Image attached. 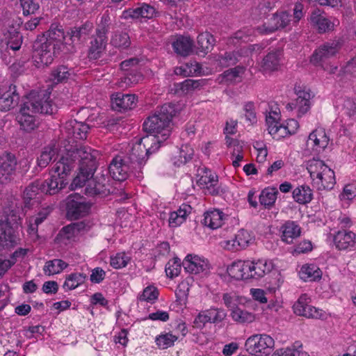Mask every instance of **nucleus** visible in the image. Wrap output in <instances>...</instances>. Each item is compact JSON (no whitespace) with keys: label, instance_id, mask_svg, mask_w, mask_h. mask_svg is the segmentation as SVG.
I'll return each instance as SVG.
<instances>
[{"label":"nucleus","instance_id":"0eeeda50","mask_svg":"<svg viewBox=\"0 0 356 356\" xmlns=\"http://www.w3.org/2000/svg\"><path fill=\"white\" fill-rule=\"evenodd\" d=\"M33 59L37 67L51 64L56 54V44H50L38 38L33 43Z\"/></svg>","mask_w":356,"mask_h":356},{"label":"nucleus","instance_id":"20e7f679","mask_svg":"<svg viewBox=\"0 0 356 356\" xmlns=\"http://www.w3.org/2000/svg\"><path fill=\"white\" fill-rule=\"evenodd\" d=\"M161 140L155 136H146L138 140L133 146L127 159L132 168H140L146 162L149 154L159 149Z\"/></svg>","mask_w":356,"mask_h":356},{"label":"nucleus","instance_id":"5701e85b","mask_svg":"<svg viewBox=\"0 0 356 356\" xmlns=\"http://www.w3.org/2000/svg\"><path fill=\"white\" fill-rule=\"evenodd\" d=\"M106 177L102 175L101 176H95L88 181L85 188V193L88 196H95L97 195H107L110 193V190L107 185Z\"/></svg>","mask_w":356,"mask_h":356},{"label":"nucleus","instance_id":"58836bf2","mask_svg":"<svg viewBox=\"0 0 356 356\" xmlns=\"http://www.w3.org/2000/svg\"><path fill=\"white\" fill-rule=\"evenodd\" d=\"M58 154V147L55 143L44 147L37 159L38 165L40 168H46Z\"/></svg>","mask_w":356,"mask_h":356},{"label":"nucleus","instance_id":"72a5a7b5","mask_svg":"<svg viewBox=\"0 0 356 356\" xmlns=\"http://www.w3.org/2000/svg\"><path fill=\"white\" fill-rule=\"evenodd\" d=\"M272 356H310L303 348L302 343L295 341L290 346L276 350Z\"/></svg>","mask_w":356,"mask_h":356},{"label":"nucleus","instance_id":"5fc2aeb1","mask_svg":"<svg viewBox=\"0 0 356 356\" xmlns=\"http://www.w3.org/2000/svg\"><path fill=\"white\" fill-rule=\"evenodd\" d=\"M74 74L73 71L65 65L58 66L51 72V79L54 83L67 81Z\"/></svg>","mask_w":356,"mask_h":356},{"label":"nucleus","instance_id":"69168bd1","mask_svg":"<svg viewBox=\"0 0 356 356\" xmlns=\"http://www.w3.org/2000/svg\"><path fill=\"white\" fill-rule=\"evenodd\" d=\"M193 153L194 151L190 146L187 145H182L179 150V159L175 161V163L177 165L186 163L192 159Z\"/></svg>","mask_w":356,"mask_h":356},{"label":"nucleus","instance_id":"f704fd0d","mask_svg":"<svg viewBox=\"0 0 356 356\" xmlns=\"http://www.w3.org/2000/svg\"><path fill=\"white\" fill-rule=\"evenodd\" d=\"M250 267L252 275L250 278L259 279L270 273L273 268V264L266 260H258L256 262L250 261Z\"/></svg>","mask_w":356,"mask_h":356},{"label":"nucleus","instance_id":"6ab92c4d","mask_svg":"<svg viewBox=\"0 0 356 356\" xmlns=\"http://www.w3.org/2000/svg\"><path fill=\"white\" fill-rule=\"evenodd\" d=\"M184 269L192 274H207L209 265L207 260L197 255L188 254L182 262Z\"/></svg>","mask_w":356,"mask_h":356},{"label":"nucleus","instance_id":"a18cd8bd","mask_svg":"<svg viewBox=\"0 0 356 356\" xmlns=\"http://www.w3.org/2000/svg\"><path fill=\"white\" fill-rule=\"evenodd\" d=\"M293 197L300 204H307L311 202L313 197L312 190L308 186H300L293 191Z\"/></svg>","mask_w":356,"mask_h":356},{"label":"nucleus","instance_id":"c9c22d12","mask_svg":"<svg viewBox=\"0 0 356 356\" xmlns=\"http://www.w3.org/2000/svg\"><path fill=\"white\" fill-rule=\"evenodd\" d=\"M193 41L188 37L180 35L172 42L175 53L182 56H188L193 51Z\"/></svg>","mask_w":356,"mask_h":356},{"label":"nucleus","instance_id":"2eb2a0df","mask_svg":"<svg viewBox=\"0 0 356 356\" xmlns=\"http://www.w3.org/2000/svg\"><path fill=\"white\" fill-rule=\"evenodd\" d=\"M226 316L227 314L223 309L211 307L200 312L195 317L193 323L196 327L202 328L207 323L222 322Z\"/></svg>","mask_w":356,"mask_h":356},{"label":"nucleus","instance_id":"0e129e2a","mask_svg":"<svg viewBox=\"0 0 356 356\" xmlns=\"http://www.w3.org/2000/svg\"><path fill=\"white\" fill-rule=\"evenodd\" d=\"M276 117H273L271 113H269L266 117V122L268 125V130L270 135L275 136L279 132L282 131V126L280 124V122L277 120V117L278 116L277 113H273Z\"/></svg>","mask_w":356,"mask_h":356},{"label":"nucleus","instance_id":"aec40b11","mask_svg":"<svg viewBox=\"0 0 356 356\" xmlns=\"http://www.w3.org/2000/svg\"><path fill=\"white\" fill-rule=\"evenodd\" d=\"M297 96L296 103L289 104L287 108L293 109V105H294V108H296L298 111V117L300 118L309 111L312 106L311 100L314 95L310 89L304 88L297 91Z\"/></svg>","mask_w":356,"mask_h":356},{"label":"nucleus","instance_id":"c756f323","mask_svg":"<svg viewBox=\"0 0 356 356\" xmlns=\"http://www.w3.org/2000/svg\"><path fill=\"white\" fill-rule=\"evenodd\" d=\"M329 143V138L323 129H316L308 137L307 146L312 147L315 151L324 149Z\"/></svg>","mask_w":356,"mask_h":356},{"label":"nucleus","instance_id":"052dcab7","mask_svg":"<svg viewBox=\"0 0 356 356\" xmlns=\"http://www.w3.org/2000/svg\"><path fill=\"white\" fill-rule=\"evenodd\" d=\"M129 261L130 257L124 252H118L111 257L110 265L115 269H120L125 267Z\"/></svg>","mask_w":356,"mask_h":356},{"label":"nucleus","instance_id":"a211bd4d","mask_svg":"<svg viewBox=\"0 0 356 356\" xmlns=\"http://www.w3.org/2000/svg\"><path fill=\"white\" fill-rule=\"evenodd\" d=\"M158 12L156 8L147 3H138L136 8H129L123 12L124 19H152L156 17Z\"/></svg>","mask_w":356,"mask_h":356},{"label":"nucleus","instance_id":"a878e982","mask_svg":"<svg viewBox=\"0 0 356 356\" xmlns=\"http://www.w3.org/2000/svg\"><path fill=\"white\" fill-rule=\"evenodd\" d=\"M250 261L238 260L234 261L228 268L227 273L229 276L236 280L250 279L251 268Z\"/></svg>","mask_w":356,"mask_h":356},{"label":"nucleus","instance_id":"6e6552de","mask_svg":"<svg viewBox=\"0 0 356 356\" xmlns=\"http://www.w3.org/2000/svg\"><path fill=\"white\" fill-rule=\"evenodd\" d=\"M292 19L289 13L286 11L277 12L261 26L257 27V31L261 34H269L275 31L289 27Z\"/></svg>","mask_w":356,"mask_h":356},{"label":"nucleus","instance_id":"4c0bfd02","mask_svg":"<svg viewBox=\"0 0 356 356\" xmlns=\"http://www.w3.org/2000/svg\"><path fill=\"white\" fill-rule=\"evenodd\" d=\"M282 238L287 243H291L293 240L300 235V227L293 221H287L282 227Z\"/></svg>","mask_w":356,"mask_h":356},{"label":"nucleus","instance_id":"dca6fc26","mask_svg":"<svg viewBox=\"0 0 356 356\" xmlns=\"http://www.w3.org/2000/svg\"><path fill=\"white\" fill-rule=\"evenodd\" d=\"M309 298L306 294L302 295L293 305L294 313L308 318H323L325 313L309 304Z\"/></svg>","mask_w":356,"mask_h":356},{"label":"nucleus","instance_id":"79ce46f5","mask_svg":"<svg viewBox=\"0 0 356 356\" xmlns=\"http://www.w3.org/2000/svg\"><path fill=\"white\" fill-rule=\"evenodd\" d=\"M281 54L277 51L268 53L261 63L262 70L265 72H270L277 70L280 67Z\"/></svg>","mask_w":356,"mask_h":356},{"label":"nucleus","instance_id":"f8f14e48","mask_svg":"<svg viewBox=\"0 0 356 356\" xmlns=\"http://www.w3.org/2000/svg\"><path fill=\"white\" fill-rule=\"evenodd\" d=\"M197 177V184L204 190L205 193L212 195L220 193L218 177L216 173H213L207 168H203L198 170Z\"/></svg>","mask_w":356,"mask_h":356},{"label":"nucleus","instance_id":"473e14b6","mask_svg":"<svg viewBox=\"0 0 356 356\" xmlns=\"http://www.w3.org/2000/svg\"><path fill=\"white\" fill-rule=\"evenodd\" d=\"M96 169H89V168L79 167V172L74 178L70 187L72 190H76L86 186L88 181L92 178Z\"/></svg>","mask_w":356,"mask_h":356},{"label":"nucleus","instance_id":"9d476101","mask_svg":"<svg viewBox=\"0 0 356 356\" xmlns=\"http://www.w3.org/2000/svg\"><path fill=\"white\" fill-rule=\"evenodd\" d=\"M91 204L77 193L70 195L67 198L66 209L69 218L77 219L89 213Z\"/></svg>","mask_w":356,"mask_h":356},{"label":"nucleus","instance_id":"6e6d98bb","mask_svg":"<svg viewBox=\"0 0 356 356\" xmlns=\"http://www.w3.org/2000/svg\"><path fill=\"white\" fill-rule=\"evenodd\" d=\"M111 24V19L108 11H106L101 17L96 29V35L103 38V39H107L106 35L110 29Z\"/></svg>","mask_w":356,"mask_h":356},{"label":"nucleus","instance_id":"338daca9","mask_svg":"<svg viewBox=\"0 0 356 356\" xmlns=\"http://www.w3.org/2000/svg\"><path fill=\"white\" fill-rule=\"evenodd\" d=\"M22 44V35L21 33L15 30L10 32V35L7 42L8 48L13 51L19 50Z\"/></svg>","mask_w":356,"mask_h":356},{"label":"nucleus","instance_id":"4d7b16f0","mask_svg":"<svg viewBox=\"0 0 356 356\" xmlns=\"http://www.w3.org/2000/svg\"><path fill=\"white\" fill-rule=\"evenodd\" d=\"M277 190L275 188H268L263 190L259 195L261 204L265 207L272 206L277 199Z\"/></svg>","mask_w":356,"mask_h":356},{"label":"nucleus","instance_id":"39448f33","mask_svg":"<svg viewBox=\"0 0 356 356\" xmlns=\"http://www.w3.org/2000/svg\"><path fill=\"white\" fill-rule=\"evenodd\" d=\"M66 159H60L52 167L51 177L45 181H41L42 193L54 195L67 185V177L70 174L71 165L64 163Z\"/></svg>","mask_w":356,"mask_h":356},{"label":"nucleus","instance_id":"a19ab883","mask_svg":"<svg viewBox=\"0 0 356 356\" xmlns=\"http://www.w3.org/2000/svg\"><path fill=\"white\" fill-rule=\"evenodd\" d=\"M65 38V33L61 26L51 25L47 32V36L41 38L45 42H49L50 44H56V47L61 44Z\"/></svg>","mask_w":356,"mask_h":356},{"label":"nucleus","instance_id":"49530a36","mask_svg":"<svg viewBox=\"0 0 356 356\" xmlns=\"http://www.w3.org/2000/svg\"><path fill=\"white\" fill-rule=\"evenodd\" d=\"M67 266L68 264L62 259H55L45 263L43 271L48 276L54 275L62 272Z\"/></svg>","mask_w":356,"mask_h":356},{"label":"nucleus","instance_id":"9b49d317","mask_svg":"<svg viewBox=\"0 0 356 356\" xmlns=\"http://www.w3.org/2000/svg\"><path fill=\"white\" fill-rule=\"evenodd\" d=\"M340 49L339 41L334 40L325 42L314 51L311 57V63L314 65H322L327 59L335 56Z\"/></svg>","mask_w":356,"mask_h":356},{"label":"nucleus","instance_id":"c85d7f7f","mask_svg":"<svg viewBox=\"0 0 356 356\" xmlns=\"http://www.w3.org/2000/svg\"><path fill=\"white\" fill-rule=\"evenodd\" d=\"M111 100L113 108L120 111L132 109L136 105L135 95L117 93L112 96Z\"/></svg>","mask_w":356,"mask_h":356},{"label":"nucleus","instance_id":"09e8293b","mask_svg":"<svg viewBox=\"0 0 356 356\" xmlns=\"http://www.w3.org/2000/svg\"><path fill=\"white\" fill-rule=\"evenodd\" d=\"M198 49L201 52L207 54L214 46L215 39L209 32H204L198 35L197 38Z\"/></svg>","mask_w":356,"mask_h":356},{"label":"nucleus","instance_id":"ea45409f","mask_svg":"<svg viewBox=\"0 0 356 356\" xmlns=\"http://www.w3.org/2000/svg\"><path fill=\"white\" fill-rule=\"evenodd\" d=\"M191 211V206L182 204L177 211L170 213L168 219L169 225L172 227H176L181 225L186 220Z\"/></svg>","mask_w":356,"mask_h":356},{"label":"nucleus","instance_id":"4468645a","mask_svg":"<svg viewBox=\"0 0 356 356\" xmlns=\"http://www.w3.org/2000/svg\"><path fill=\"white\" fill-rule=\"evenodd\" d=\"M20 221L19 216L14 213L9 215L5 220H0V245H8L15 242L14 229Z\"/></svg>","mask_w":356,"mask_h":356},{"label":"nucleus","instance_id":"13d9d810","mask_svg":"<svg viewBox=\"0 0 356 356\" xmlns=\"http://www.w3.org/2000/svg\"><path fill=\"white\" fill-rule=\"evenodd\" d=\"M178 337V336L171 333H165L158 336L155 341L159 348L166 349L172 346Z\"/></svg>","mask_w":356,"mask_h":356},{"label":"nucleus","instance_id":"680f3d73","mask_svg":"<svg viewBox=\"0 0 356 356\" xmlns=\"http://www.w3.org/2000/svg\"><path fill=\"white\" fill-rule=\"evenodd\" d=\"M215 61L218 66L225 67L235 64L238 60L234 52H226L224 55L215 56Z\"/></svg>","mask_w":356,"mask_h":356},{"label":"nucleus","instance_id":"412c9836","mask_svg":"<svg viewBox=\"0 0 356 356\" xmlns=\"http://www.w3.org/2000/svg\"><path fill=\"white\" fill-rule=\"evenodd\" d=\"M138 63V59L131 58L129 60H124L121 63V68L123 70L128 71L124 77L121 79V86H132L137 84L143 79V75L138 72L136 69L129 70L130 65H136Z\"/></svg>","mask_w":356,"mask_h":356},{"label":"nucleus","instance_id":"de8ad7c7","mask_svg":"<svg viewBox=\"0 0 356 356\" xmlns=\"http://www.w3.org/2000/svg\"><path fill=\"white\" fill-rule=\"evenodd\" d=\"M244 72V68L237 66L236 67L229 69L219 75L218 80L220 83H231L236 82L241 74Z\"/></svg>","mask_w":356,"mask_h":356},{"label":"nucleus","instance_id":"e2e57ef3","mask_svg":"<svg viewBox=\"0 0 356 356\" xmlns=\"http://www.w3.org/2000/svg\"><path fill=\"white\" fill-rule=\"evenodd\" d=\"M24 15L35 14L40 8L39 0H19Z\"/></svg>","mask_w":356,"mask_h":356},{"label":"nucleus","instance_id":"f257e3e1","mask_svg":"<svg viewBox=\"0 0 356 356\" xmlns=\"http://www.w3.org/2000/svg\"><path fill=\"white\" fill-rule=\"evenodd\" d=\"M48 99L49 97L45 95L41 97L35 93H31L27 97L16 116V120L22 129L30 132L38 127V122L35 116L36 113H53L52 104Z\"/></svg>","mask_w":356,"mask_h":356},{"label":"nucleus","instance_id":"8fccbe9b","mask_svg":"<svg viewBox=\"0 0 356 356\" xmlns=\"http://www.w3.org/2000/svg\"><path fill=\"white\" fill-rule=\"evenodd\" d=\"M86 278V275L81 273H74L68 275L63 285L65 291L73 290L82 284Z\"/></svg>","mask_w":356,"mask_h":356},{"label":"nucleus","instance_id":"b1692460","mask_svg":"<svg viewBox=\"0 0 356 356\" xmlns=\"http://www.w3.org/2000/svg\"><path fill=\"white\" fill-rule=\"evenodd\" d=\"M90 127L84 122H78L76 120H70L65 122L63 131L67 137L74 139L83 140L87 137Z\"/></svg>","mask_w":356,"mask_h":356},{"label":"nucleus","instance_id":"ddd939ff","mask_svg":"<svg viewBox=\"0 0 356 356\" xmlns=\"http://www.w3.org/2000/svg\"><path fill=\"white\" fill-rule=\"evenodd\" d=\"M19 99L16 86L6 82L0 84V110L8 111L17 105Z\"/></svg>","mask_w":356,"mask_h":356},{"label":"nucleus","instance_id":"603ef678","mask_svg":"<svg viewBox=\"0 0 356 356\" xmlns=\"http://www.w3.org/2000/svg\"><path fill=\"white\" fill-rule=\"evenodd\" d=\"M232 319L239 323H250L254 321V314L246 310L236 307L231 312Z\"/></svg>","mask_w":356,"mask_h":356},{"label":"nucleus","instance_id":"e433bc0d","mask_svg":"<svg viewBox=\"0 0 356 356\" xmlns=\"http://www.w3.org/2000/svg\"><path fill=\"white\" fill-rule=\"evenodd\" d=\"M93 29L92 23L87 22L81 26L74 27L70 34V40L73 43H80L86 40L88 35Z\"/></svg>","mask_w":356,"mask_h":356},{"label":"nucleus","instance_id":"774afa93","mask_svg":"<svg viewBox=\"0 0 356 356\" xmlns=\"http://www.w3.org/2000/svg\"><path fill=\"white\" fill-rule=\"evenodd\" d=\"M159 296V291L154 286H148L144 289L142 294L139 296L140 301L154 302Z\"/></svg>","mask_w":356,"mask_h":356},{"label":"nucleus","instance_id":"7c9ffc66","mask_svg":"<svg viewBox=\"0 0 356 356\" xmlns=\"http://www.w3.org/2000/svg\"><path fill=\"white\" fill-rule=\"evenodd\" d=\"M86 225L83 222H77L71 223L64 227L60 231L58 236L60 241L65 243H67L72 241H74L79 233L85 229Z\"/></svg>","mask_w":356,"mask_h":356},{"label":"nucleus","instance_id":"393cba45","mask_svg":"<svg viewBox=\"0 0 356 356\" xmlns=\"http://www.w3.org/2000/svg\"><path fill=\"white\" fill-rule=\"evenodd\" d=\"M252 238L248 232L241 229L234 238L223 242V247L230 251H238L248 247Z\"/></svg>","mask_w":356,"mask_h":356},{"label":"nucleus","instance_id":"423d86ee","mask_svg":"<svg viewBox=\"0 0 356 356\" xmlns=\"http://www.w3.org/2000/svg\"><path fill=\"white\" fill-rule=\"evenodd\" d=\"M96 154L97 151L92 150L89 147H80L79 148L70 149L61 156L60 159H66L64 163L70 164V170L72 171L79 161V167L89 168V169H96Z\"/></svg>","mask_w":356,"mask_h":356},{"label":"nucleus","instance_id":"bf43d9fd","mask_svg":"<svg viewBox=\"0 0 356 356\" xmlns=\"http://www.w3.org/2000/svg\"><path fill=\"white\" fill-rule=\"evenodd\" d=\"M181 270V262L180 259L174 257L170 259L165 265L166 275L170 278H173L179 275Z\"/></svg>","mask_w":356,"mask_h":356},{"label":"nucleus","instance_id":"864d4df0","mask_svg":"<svg viewBox=\"0 0 356 356\" xmlns=\"http://www.w3.org/2000/svg\"><path fill=\"white\" fill-rule=\"evenodd\" d=\"M42 193L41 181L36 180L29 184L24 191V200L26 204H30V202L37 197Z\"/></svg>","mask_w":356,"mask_h":356},{"label":"nucleus","instance_id":"cd10ccee","mask_svg":"<svg viewBox=\"0 0 356 356\" xmlns=\"http://www.w3.org/2000/svg\"><path fill=\"white\" fill-rule=\"evenodd\" d=\"M333 241L338 250L353 248L356 244V234L351 231H338L334 236Z\"/></svg>","mask_w":356,"mask_h":356},{"label":"nucleus","instance_id":"3c124183","mask_svg":"<svg viewBox=\"0 0 356 356\" xmlns=\"http://www.w3.org/2000/svg\"><path fill=\"white\" fill-rule=\"evenodd\" d=\"M111 44L119 49H127L131 44L130 38L125 32H115L111 36Z\"/></svg>","mask_w":356,"mask_h":356},{"label":"nucleus","instance_id":"37998d69","mask_svg":"<svg viewBox=\"0 0 356 356\" xmlns=\"http://www.w3.org/2000/svg\"><path fill=\"white\" fill-rule=\"evenodd\" d=\"M299 275L304 281H316L321 277L322 272L314 264H306L302 266Z\"/></svg>","mask_w":356,"mask_h":356},{"label":"nucleus","instance_id":"f03ea898","mask_svg":"<svg viewBox=\"0 0 356 356\" xmlns=\"http://www.w3.org/2000/svg\"><path fill=\"white\" fill-rule=\"evenodd\" d=\"M177 109L172 103L163 104L159 110L149 116L143 123V129L145 132L159 138L161 143L165 140L170 134V123Z\"/></svg>","mask_w":356,"mask_h":356},{"label":"nucleus","instance_id":"bb28decb","mask_svg":"<svg viewBox=\"0 0 356 356\" xmlns=\"http://www.w3.org/2000/svg\"><path fill=\"white\" fill-rule=\"evenodd\" d=\"M310 23L318 33H324L334 29V23L327 19L320 10H314L310 15Z\"/></svg>","mask_w":356,"mask_h":356},{"label":"nucleus","instance_id":"7ed1b4c3","mask_svg":"<svg viewBox=\"0 0 356 356\" xmlns=\"http://www.w3.org/2000/svg\"><path fill=\"white\" fill-rule=\"evenodd\" d=\"M307 169L312 179V185L318 191L331 190L336 184L335 174L325 162L313 159L308 161Z\"/></svg>","mask_w":356,"mask_h":356},{"label":"nucleus","instance_id":"f3484780","mask_svg":"<svg viewBox=\"0 0 356 356\" xmlns=\"http://www.w3.org/2000/svg\"><path fill=\"white\" fill-rule=\"evenodd\" d=\"M17 159L11 153L5 152L0 155V181L2 183L11 180L15 175Z\"/></svg>","mask_w":356,"mask_h":356},{"label":"nucleus","instance_id":"c03bdc74","mask_svg":"<svg viewBox=\"0 0 356 356\" xmlns=\"http://www.w3.org/2000/svg\"><path fill=\"white\" fill-rule=\"evenodd\" d=\"M107 39L95 35L90 42L88 51V57L90 59L96 60L101 56V54L105 49Z\"/></svg>","mask_w":356,"mask_h":356},{"label":"nucleus","instance_id":"4be33fe9","mask_svg":"<svg viewBox=\"0 0 356 356\" xmlns=\"http://www.w3.org/2000/svg\"><path fill=\"white\" fill-rule=\"evenodd\" d=\"M128 162L123 160L120 156H115L112 160L108 167V171L113 179L119 181L127 179L130 170Z\"/></svg>","mask_w":356,"mask_h":356},{"label":"nucleus","instance_id":"1a4fd4ad","mask_svg":"<svg viewBox=\"0 0 356 356\" xmlns=\"http://www.w3.org/2000/svg\"><path fill=\"white\" fill-rule=\"evenodd\" d=\"M248 351L252 354L268 355L275 346L274 339L267 334H255L249 337L245 344Z\"/></svg>","mask_w":356,"mask_h":356},{"label":"nucleus","instance_id":"2f4dec72","mask_svg":"<svg viewBox=\"0 0 356 356\" xmlns=\"http://www.w3.org/2000/svg\"><path fill=\"white\" fill-rule=\"evenodd\" d=\"M204 216L203 224L213 229L221 227L225 218V214L218 209L208 211Z\"/></svg>","mask_w":356,"mask_h":356}]
</instances>
